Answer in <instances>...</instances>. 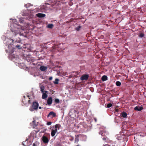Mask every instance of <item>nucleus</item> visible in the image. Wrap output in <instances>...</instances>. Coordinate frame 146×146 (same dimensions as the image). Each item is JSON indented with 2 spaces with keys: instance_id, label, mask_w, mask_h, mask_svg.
<instances>
[{
  "instance_id": "obj_1",
  "label": "nucleus",
  "mask_w": 146,
  "mask_h": 146,
  "mask_svg": "<svg viewBox=\"0 0 146 146\" xmlns=\"http://www.w3.org/2000/svg\"><path fill=\"white\" fill-rule=\"evenodd\" d=\"M10 29L12 35V38H13L16 36H21L23 35L22 32L24 30V28L15 23H12L10 26Z\"/></svg>"
},
{
  "instance_id": "obj_2",
  "label": "nucleus",
  "mask_w": 146,
  "mask_h": 146,
  "mask_svg": "<svg viewBox=\"0 0 146 146\" xmlns=\"http://www.w3.org/2000/svg\"><path fill=\"white\" fill-rule=\"evenodd\" d=\"M6 40L7 41V42L6 43L8 45L9 49L6 50L7 52H8L9 53V57H11V54H12L14 51V48L12 47L11 46V42H13L14 40L13 39H9L8 38L6 39Z\"/></svg>"
},
{
  "instance_id": "obj_3",
  "label": "nucleus",
  "mask_w": 146,
  "mask_h": 146,
  "mask_svg": "<svg viewBox=\"0 0 146 146\" xmlns=\"http://www.w3.org/2000/svg\"><path fill=\"white\" fill-rule=\"evenodd\" d=\"M61 127V125L60 124H56L53 127V129H52L51 131V134L52 137H54L56 133L57 132V130L60 129Z\"/></svg>"
},
{
  "instance_id": "obj_4",
  "label": "nucleus",
  "mask_w": 146,
  "mask_h": 146,
  "mask_svg": "<svg viewBox=\"0 0 146 146\" xmlns=\"http://www.w3.org/2000/svg\"><path fill=\"white\" fill-rule=\"evenodd\" d=\"M38 106L39 104L38 103L34 102H33L32 106L29 108V110L31 111H33L34 110H37Z\"/></svg>"
},
{
  "instance_id": "obj_5",
  "label": "nucleus",
  "mask_w": 146,
  "mask_h": 146,
  "mask_svg": "<svg viewBox=\"0 0 146 146\" xmlns=\"http://www.w3.org/2000/svg\"><path fill=\"white\" fill-rule=\"evenodd\" d=\"M48 92L47 91H45V92L42 93V99H45L48 97Z\"/></svg>"
},
{
  "instance_id": "obj_6",
  "label": "nucleus",
  "mask_w": 146,
  "mask_h": 146,
  "mask_svg": "<svg viewBox=\"0 0 146 146\" xmlns=\"http://www.w3.org/2000/svg\"><path fill=\"white\" fill-rule=\"evenodd\" d=\"M89 77V76L88 74H84L81 77L80 79L82 80H87Z\"/></svg>"
},
{
  "instance_id": "obj_7",
  "label": "nucleus",
  "mask_w": 146,
  "mask_h": 146,
  "mask_svg": "<svg viewBox=\"0 0 146 146\" xmlns=\"http://www.w3.org/2000/svg\"><path fill=\"white\" fill-rule=\"evenodd\" d=\"M56 115V113L53 111L50 112L47 116V117H50L52 118L55 117Z\"/></svg>"
},
{
  "instance_id": "obj_8",
  "label": "nucleus",
  "mask_w": 146,
  "mask_h": 146,
  "mask_svg": "<svg viewBox=\"0 0 146 146\" xmlns=\"http://www.w3.org/2000/svg\"><path fill=\"white\" fill-rule=\"evenodd\" d=\"M52 100L51 97H49L47 100V103L48 105H50L52 103Z\"/></svg>"
},
{
  "instance_id": "obj_9",
  "label": "nucleus",
  "mask_w": 146,
  "mask_h": 146,
  "mask_svg": "<svg viewBox=\"0 0 146 146\" xmlns=\"http://www.w3.org/2000/svg\"><path fill=\"white\" fill-rule=\"evenodd\" d=\"M36 16L39 18L44 17L46 16L44 14L38 13L36 15Z\"/></svg>"
},
{
  "instance_id": "obj_10",
  "label": "nucleus",
  "mask_w": 146,
  "mask_h": 146,
  "mask_svg": "<svg viewBox=\"0 0 146 146\" xmlns=\"http://www.w3.org/2000/svg\"><path fill=\"white\" fill-rule=\"evenodd\" d=\"M42 140L43 142L45 143H47L48 142V138L45 136H43L42 137Z\"/></svg>"
},
{
  "instance_id": "obj_11",
  "label": "nucleus",
  "mask_w": 146,
  "mask_h": 146,
  "mask_svg": "<svg viewBox=\"0 0 146 146\" xmlns=\"http://www.w3.org/2000/svg\"><path fill=\"white\" fill-rule=\"evenodd\" d=\"M143 107L141 106H136L134 108V109L137 111H140L143 109Z\"/></svg>"
},
{
  "instance_id": "obj_12",
  "label": "nucleus",
  "mask_w": 146,
  "mask_h": 146,
  "mask_svg": "<svg viewBox=\"0 0 146 146\" xmlns=\"http://www.w3.org/2000/svg\"><path fill=\"white\" fill-rule=\"evenodd\" d=\"M40 90L41 92V93L45 92L46 91L45 90H44L45 89V87L43 85H41L40 86Z\"/></svg>"
},
{
  "instance_id": "obj_13",
  "label": "nucleus",
  "mask_w": 146,
  "mask_h": 146,
  "mask_svg": "<svg viewBox=\"0 0 146 146\" xmlns=\"http://www.w3.org/2000/svg\"><path fill=\"white\" fill-rule=\"evenodd\" d=\"M47 68L43 66H40V70L42 71H44L47 69Z\"/></svg>"
},
{
  "instance_id": "obj_14",
  "label": "nucleus",
  "mask_w": 146,
  "mask_h": 146,
  "mask_svg": "<svg viewBox=\"0 0 146 146\" xmlns=\"http://www.w3.org/2000/svg\"><path fill=\"white\" fill-rule=\"evenodd\" d=\"M102 80L103 81L107 80H108V77L106 76H103L102 78Z\"/></svg>"
},
{
  "instance_id": "obj_15",
  "label": "nucleus",
  "mask_w": 146,
  "mask_h": 146,
  "mask_svg": "<svg viewBox=\"0 0 146 146\" xmlns=\"http://www.w3.org/2000/svg\"><path fill=\"white\" fill-rule=\"evenodd\" d=\"M59 80L58 78H56L55 79V81L53 82V83L54 84H58V81Z\"/></svg>"
},
{
  "instance_id": "obj_16",
  "label": "nucleus",
  "mask_w": 146,
  "mask_h": 146,
  "mask_svg": "<svg viewBox=\"0 0 146 146\" xmlns=\"http://www.w3.org/2000/svg\"><path fill=\"white\" fill-rule=\"evenodd\" d=\"M127 114L126 113L123 112L122 113V116L124 118H125L127 117Z\"/></svg>"
},
{
  "instance_id": "obj_17",
  "label": "nucleus",
  "mask_w": 146,
  "mask_h": 146,
  "mask_svg": "<svg viewBox=\"0 0 146 146\" xmlns=\"http://www.w3.org/2000/svg\"><path fill=\"white\" fill-rule=\"evenodd\" d=\"M47 27L48 28H52L53 27V24H49Z\"/></svg>"
},
{
  "instance_id": "obj_18",
  "label": "nucleus",
  "mask_w": 146,
  "mask_h": 146,
  "mask_svg": "<svg viewBox=\"0 0 146 146\" xmlns=\"http://www.w3.org/2000/svg\"><path fill=\"white\" fill-rule=\"evenodd\" d=\"M116 84L117 86H119L121 85V83L120 82L118 81L116 82Z\"/></svg>"
},
{
  "instance_id": "obj_19",
  "label": "nucleus",
  "mask_w": 146,
  "mask_h": 146,
  "mask_svg": "<svg viewBox=\"0 0 146 146\" xmlns=\"http://www.w3.org/2000/svg\"><path fill=\"white\" fill-rule=\"evenodd\" d=\"M31 5L30 3H27V4L25 5V6L26 7L28 8V7H30Z\"/></svg>"
},
{
  "instance_id": "obj_20",
  "label": "nucleus",
  "mask_w": 146,
  "mask_h": 146,
  "mask_svg": "<svg viewBox=\"0 0 146 146\" xmlns=\"http://www.w3.org/2000/svg\"><path fill=\"white\" fill-rule=\"evenodd\" d=\"M54 101H55V102L57 103H59L60 102L59 100L57 98Z\"/></svg>"
},
{
  "instance_id": "obj_21",
  "label": "nucleus",
  "mask_w": 146,
  "mask_h": 146,
  "mask_svg": "<svg viewBox=\"0 0 146 146\" xmlns=\"http://www.w3.org/2000/svg\"><path fill=\"white\" fill-rule=\"evenodd\" d=\"M112 106V104H111L110 103L108 104L107 105V107L108 108L111 107Z\"/></svg>"
},
{
  "instance_id": "obj_22",
  "label": "nucleus",
  "mask_w": 146,
  "mask_h": 146,
  "mask_svg": "<svg viewBox=\"0 0 146 146\" xmlns=\"http://www.w3.org/2000/svg\"><path fill=\"white\" fill-rule=\"evenodd\" d=\"M19 21L21 23H23V19L22 18H19Z\"/></svg>"
},
{
  "instance_id": "obj_23",
  "label": "nucleus",
  "mask_w": 146,
  "mask_h": 146,
  "mask_svg": "<svg viewBox=\"0 0 146 146\" xmlns=\"http://www.w3.org/2000/svg\"><path fill=\"white\" fill-rule=\"evenodd\" d=\"M144 35V33H141L139 35V37H140L142 38V37H143Z\"/></svg>"
},
{
  "instance_id": "obj_24",
  "label": "nucleus",
  "mask_w": 146,
  "mask_h": 146,
  "mask_svg": "<svg viewBox=\"0 0 146 146\" xmlns=\"http://www.w3.org/2000/svg\"><path fill=\"white\" fill-rule=\"evenodd\" d=\"M79 141V139L78 137H76L75 140V143H76V142H77Z\"/></svg>"
},
{
  "instance_id": "obj_25",
  "label": "nucleus",
  "mask_w": 146,
  "mask_h": 146,
  "mask_svg": "<svg viewBox=\"0 0 146 146\" xmlns=\"http://www.w3.org/2000/svg\"><path fill=\"white\" fill-rule=\"evenodd\" d=\"M99 134H101V135L103 136H105V134H104V133H102V132H99Z\"/></svg>"
},
{
  "instance_id": "obj_26",
  "label": "nucleus",
  "mask_w": 146,
  "mask_h": 146,
  "mask_svg": "<svg viewBox=\"0 0 146 146\" xmlns=\"http://www.w3.org/2000/svg\"><path fill=\"white\" fill-rule=\"evenodd\" d=\"M52 122H48L47 123V124L48 125H49L51 124Z\"/></svg>"
},
{
  "instance_id": "obj_27",
  "label": "nucleus",
  "mask_w": 146,
  "mask_h": 146,
  "mask_svg": "<svg viewBox=\"0 0 146 146\" xmlns=\"http://www.w3.org/2000/svg\"><path fill=\"white\" fill-rule=\"evenodd\" d=\"M16 47L19 49H21V48L20 47V45H17L16 46Z\"/></svg>"
},
{
  "instance_id": "obj_28",
  "label": "nucleus",
  "mask_w": 146,
  "mask_h": 146,
  "mask_svg": "<svg viewBox=\"0 0 146 146\" xmlns=\"http://www.w3.org/2000/svg\"><path fill=\"white\" fill-rule=\"evenodd\" d=\"M80 27H78L76 28V29L77 31H79L80 30Z\"/></svg>"
},
{
  "instance_id": "obj_29",
  "label": "nucleus",
  "mask_w": 146,
  "mask_h": 146,
  "mask_svg": "<svg viewBox=\"0 0 146 146\" xmlns=\"http://www.w3.org/2000/svg\"><path fill=\"white\" fill-rule=\"evenodd\" d=\"M52 77H50L49 78V80H52Z\"/></svg>"
},
{
  "instance_id": "obj_30",
  "label": "nucleus",
  "mask_w": 146,
  "mask_h": 146,
  "mask_svg": "<svg viewBox=\"0 0 146 146\" xmlns=\"http://www.w3.org/2000/svg\"><path fill=\"white\" fill-rule=\"evenodd\" d=\"M94 120L96 122L97 121V120L96 118H94Z\"/></svg>"
},
{
  "instance_id": "obj_31",
  "label": "nucleus",
  "mask_w": 146,
  "mask_h": 146,
  "mask_svg": "<svg viewBox=\"0 0 146 146\" xmlns=\"http://www.w3.org/2000/svg\"><path fill=\"white\" fill-rule=\"evenodd\" d=\"M16 21V19H14L13 20V22H15Z\"/></svg>"
},
{
  "instance_id": "obj_32",
  "label": "nucleus",
  "mask_w": 146,
  "mask_h": 146,
  "mask_svg": "<svg viewBox=\"0 0 146 146\" xmlns=\"http://www.w3.org/2000/svg\"><path fill=\"white\" fill-rule=\"evenodd\" d=\"M106 138H103V140H106Z\"/></svg>"
},
{
  "instance_id": "obj_33",
  "label": "nucleus",
  "mask_w": 146,
  "mask_h": 146,
  "mask_svg": "<svg viewBox=\"0 0 146 146\" xmlns=\"http://www.w3.org/2000/svg\"><path fill=\"white\" fill-rule=\"evenodd\" d=\"M33 146H36L35 145V143H34L33 145Z\"/></svg>"
},
{
  "instance_id": "obj_34",
  "label": "nucleus",
  "mask_w": 146,
  "mask_h": 146,
  "mask_svg": "<svg viewBox=\"0 0 146 146\" xmlns=\"http://www.w3.org/2000/svg\"><path fill=\"white\" fill-rule=\"evenodd\" d=\"M39 109H41V108H41V107L40 106V107H39Z\"/></svg>"
},
{
  "instance_id": "obj_35",
  "label": "nucleus",
  "mask_w": 146,
  "mask_h": 146,
  "mask_svg": "<svg viewBox=\"0 0 146 146\" xmlns=\"http://www.w3.org/2000/svg\"><path fill=\"white\" fill-rule=\"evenodd\" d=\"M35 120H34L33 121V123H35Z\"/></svg>"
},
{
  "instance_id": "obj_36",
  "label": "nucleus",
  "mask_w": 146,
  "mask_h": 146,
  "mask_svg": "<svg viewBox=\"0 0 146 146\" xmlns=\"http://www.w3.org/2000/svg\"><path fill=\"white\" fill-rule=\"evenodd\" d=\"M22 144H23V145H24V143H23H23H22Z\"/></svg>"
},
{
  "instance_id": "obj_37",
  "label": "nucleus",
  "mask_w": 146,
  "mask_h": 146,
  "mask_svg": "<svg viewBox=\"0 0 146 146\" xmlns=\"http://www.w3.org/2000/svg\"><path fill=\"white\" fill-rule=\"evenodd\" d=\"M73 140V139H71L70 140H71V141H72Z\"/></svg>"
}]
</instances>
